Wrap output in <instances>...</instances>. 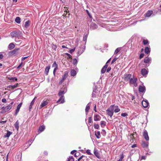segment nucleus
I'll list each match as a JSON object with an SVG mask.
<instances>
[{"mask_svg": "<svg viewBox=\"0 0 161 161\" xmlns=\"http://www.w3.org/2000/svg\"><path fill=\"white\" fill-rule=\"evenodd\" d=\"M96 93L94 92H92V97L93 98L96 97V96L95 94Z\"/></svg>", "mask_w": 161, "mask_h": 161, "instance_id": "bf43d9fd", "label": "nucleus"}, {"mask_svg": "<svg viewBox=\"0 0 161 161\" xmlns=\"http://www.w3.org/2000/svg\"><path fill=\"white\" fill-rule=\"evenodd\" d=\"M68 76V72L67 71H65L64 72V74L62 78L59 82V85H61L62 83L67 77Z\"/></svg>", "mask_w": 161, "mask_h": 161, "instance_id": "423d86ee", "label": "nucleus"}, {"mask_svg": "<svg viewBox=\"0 0 161 161\" xmlns=\"http://www.w3.org/2000/svg\"><path fill=\"white\" fill-rule=\"evenodd\" d=\"M94 127L96 129H98L99 127V125L98 124H95L94 125Z\"/></svg>", "mask_w": 161, "mask_h": 161, "instance_id": "37998d69", "label": "nucleus"}, {"mask_svg": "<svg viewBox=\"0 0 161 161\" xmlns=\"http://www.w3.org/2000/svg\"><path fill=\"white\" fill-rule=\"evenodd\" d=\"M70 75L71 76H75L76 75V71L74 69H71L70 71Z\"/></svg>", "mask_w": 161, "mask_h": 161, "instance_id": "393cba45", "label": "nucleus"}, {"mask_svg": "<svg viewBox=\"0 0 161 161\" xmlns=\"http://www.w3.org/2000/svg\"><path fill=\"white\" fill-rule=\"evenodd\" d=\"M137 78L134 77V76H132V77L130 80L129 83L130 85H133L135 86L136 87L137 86Z\"/></svg>", "mask_w": 161, "mask_h": 161, "instance_id": "39448f33", "label": "nucleus"}, {"mask_svg": "<svg viewBox=\"0 0 161 161\" xmlns=\"http://www.w3.org/2000/svg\"><path fill=\"white\" fill-rule=\"evenodd\" d=\"M75 48L70 49L69 50V53H72L73 52L75 51Z\"/></svg>", "mask_w": 161, "mask_h": 161, "instance_id": "4d7b16f0", "label": "nucleus"}, {"mask_svg": "<svg viewBox=\"0 0 161 161\" xmlns=\"http://www.w3.org/2000/svg\"><path fill=\"white\" fill-rule=\"evenodd\" d=\"M47 104L48 102L47 101H43L40 105V108H42L47 105Z\"/></svg>", "mask_w": 161, "mask_h": 161, "instance_id": "a211bd4d", "label": "nucleus"}, {"mask_svg": "<svg viewBox=\"0 0 161 161\" xmlns=\"http://www.w3.org/2000/svg\"><path fill=\"white\" fill-rule=\"evenodd\" d=\"M18 86V84H16L14 85H11L12 89H14L17 87Z\"/></svg>", "mask_w": 161, "mask_h": 161, "instance_id": "3c124183", "label": "nucleus"}, {"mask_svg": "<svg viewBox=\"0 0 161 161\" xmlns=\"http://www.w3.org/2000/svg\"><path fill=\"white\" fill-rule=\"evenodd\" d=\"M85 156L83 155H82L81 156L80 158H79L78 160H77V161H80V160L81 159H82L83 158V157H84Z\"/></svg>", "mask_w": 161, "mask_h": 161, "instance_id": "338daca9", "label": "nucleus"}, {"mask_svg": "<svg viewBox=\"0 0 161 161\" xmlns=\"http://www.w3.org/2000/svg\"><path fill=\"white\" fill-rule=\"evenodd\" d=\"M67 161H74V159L72 156H70L68 158Z\"/></svg>", "mask_w": 161, "mask_h": 161, "instance_id": "4c0bfd02", "label": "nucleus"}, {"mask_svg": "<svg viewBox=\"0 0 161 161\" xmlns=\"http://www.w3.org/2000/svg\"><path fill=\"white\" fill-rule=\"evenodd\" d=\"M111 69V68L110 67H109L107 69V72H108Z\"/></svg>", "mask_w": 161, "mask_h": 161, "instance_id": "e2e57ef3", "label": "nucleus"}, {"mask_svg": "<svg viewBox=\"0 0 161 161\" xmlns=\"http://www.w3.org/2000/svg\"><path fill=\"white\" fill-rule=\"evenodd\" d=\"M97 25L94 23L92 22L91 23L90 26V28L91 29L94 30L97 28Z\"/></svg>", "mask_w": 161, "mask_h": 161, "instance_id": "f8f14e48", "label": "nucleus"}, {"mask_svg": "<svg viewBox=\"0 0 161 161\" xmlns=\"http://www.w3.org/2000/svg\"><path fill=\"white\" fill-rule=\"evenodd\" d=\"M23 64V63L21 62L19 65L17 67V69H19L20 67H21V66Z\"/></svg>", "mask_w": 161, "mask_h": 161, "instance_id": "69168bd1", "label": "nucleus"}, {"mask_svg": "<svg viewBox=\"0 0 161 161\" xmlns=\"http://www.w3.org/2000/svg\"><path fill=\"white\" fill-rule=\"evenodd\" d=\"M22 103H20L19 104H18L17 106V108L15 110V115H17L18 113L19 112V109L21 106L22 105Z\"/></svg>", "mask_w": 161, "mask_h": 161, "instance_id": "4468645a", "label": "nucleus"}, {"mask_svg": "<svg viewBox=\"0 0 161 161\" xmlns=\"http://www.w3.org/2000/svg\"><path fill=\"white\" fill-rule=\"evenodd\" d=\"M94 153L95 156L98 158L100 159L101 157H100V154L98 153V152L96 150V149L95 148L94 150Z\"/></svg>", "mask_w": 161, "mask_h": 161, "instance_id": "f3484780", "label": "nucleus"}, {"mask_svg": "<svg viewBox=\"0 0 161 161\" xmlns=\"http://www.w3.org/2000/svg\"><path fill=\"white\" fill-rule=\"evenodd\" d=\"M128 114L127 113H123L121 114V116L122 117H125L127 116Z\"/></svg>", "mask_w": 161, "mask_h": 161, "instance_id": "864d4df0", "label": "nucleus"}, {"mask_svg": "<svg viewBox=\"0 0 161 161\" xmlns=\"http://www.w3.org/2000/svg\"><path fill=\"white\" fill-rule=\"evenodd\" d=\"M36 97H35L33 99V100L31 102L29 106V109H30V111L31 110V109L32 108V106L34 104V103L35 102V99L36 98Z\"/></svg>", "mask_w": 161, "mask_h": 161, "instance_id": "4be33fe9", "label": "nucleus"}, {"mask_svg": "<svg viewBox=\"0 0 161 161\" xmlns=\"http://www.w3.org/2000/svg\"><path fill=\"white\" fill-rule=\"evenodd\" d=\"M15 21L18 24H19L20 23V18L19 17H17L15 19Z\"/></svg>", "mask_w": 161, "mask_h": 161, "instance_id": "c9c22d12", "label": "nucleus"}, {"mask_svg": "<svg viewBox=\"0 0 161 161\" xmlns=\"http://www.w3.org/2000/svg\"><path fill=\"white\" fill-rule=\"evenodd\" d=\"M13 103L14 102H12L5 107H3L1 108V109H2V110L1 111V113H4L9 110L12 108V105Z\"/></svg>", "mask_w": 161, "mask_h": 161, "instance_id": "20e7f679", "label": "nucleus"}, {"mask_svg": "<svg viewBox=\"0 0 161 161\" xmlns=\"http://www.w3.org/2000/svg\"><path fill=\"white\" fill-rule=\"evenodd\" d=\"M138 90L140 92H144L145 91V86H139Z\"/></svg>", "mask_w": 161, "mask_h": 161, "instance_id": "2eb2a0df", "label": "nucleus"}, {"mask_svg": "<svg viewBox=\"0 0 161 161\" xmlns=\"http://www.w3.org/2000/svg\"><path fill=\"white\" fill-rule=\"evenodd\" d=\"M149 104L147 100H143L142 102V104L143 107L145 108H147Z\"/></svg>", "mask_w": 161, "mask_h": 161, "instance_id": "1a4fd4ad", "label": "nucleus"}, {"mask_svg": "<svg viewBox=\"0 0 161 161\" xmlns=\"http://www.w3.org/2000/svg\"><path fill=\"white\" fill-rule=\"evenodd\" d=\"M18 49H15L9 52V55H13L16 54V52L18 50Z\"/></svg>", "mask_w": 161, "mask_h": 161, "instance_id": "6ab92c4d", "label": "nucleus"}, {"mask_svg": "<svg viewBox=\"0 0 161 161\" xmlns=\"http://www.w3.org/2000/svg\"><path fill=\"white\" fill-rule=\"evenodd\" d=\"M93 92L95 93H98L97 87V86H93Z\"/></svg>", "mask_w": 161, "mask_h": 161, "instance_id": "7c9ffc66", "label": "nucleus"}, {"mask_svg": "<svg viewBox=\"0 0 161 161\" xmlns=\"http://www.w3.org/2000/svg\"><path fill=\"white\" fill-rule=\"evenodd\" d=\"M120 50V49L119 48H117L114 52V54H117L119 52Z\"/></svg>", "mask_w": 161, "mask_h": 161, "instance_id": "c03bdc74", "label": "nucleus"}, {"mask_svg": "<svg viewBox=\"0 0 161 161\" xmlns=\"http://www.w3.org/2000/svg\"><path fill=\"white\" fill-rule=\"evenodd\" d=\"M144 54L143 53H141L140 54V56H139V58L140 59H141L144 57Z\"/></svg>", "mask_w": 161, "mask_h": 161, "instance_id": "5fc2aeb1", "label": "nucleus"}, {"mask_svg": "<svg viewBox=\"0 0 161 161\" xmlns=\"http://www.w3.org/2000/svg\"><path fill=\"white\" fill-rule=\"evenodd\" d=\"M66 54L68 57L69 58H71L72 56L69 54L67 53Z\"/></svg>", "mask_w": 161, "mask_h": 161, "instance_id": "052dcab7", "label": "nucleus"}, {"mask_svg": "<svg viewBox=\"0 0 161 161\" xmlns=\"http://www.w3.org/2000/svg\"><path fill=\"white\" fill-rule=\"evenodd\" d=\"M58 69V68L56 67V68H55L54 69V70H53V75H55V72H56V70Z\"/></svg>", "mask_w": 161, "mask_h": 161, "instance_id": "13d9d810", "label": "nucleus"}, {"mask_svg": "<svg viewBox=\"0 0 161 161\" xmlns=\"http://www.w3.org/2000/svg\"><path fill=\"white\" fill-rule=\"evenodd\" d=\"M106 123L105 121H102L101 122L100 125L102 127H104L106 125Z\"/></svg>", "mask_w": 161, "mask_h": 161, "instance_id": "f704fd0d", "label": "nucleus"}, {"mask_svg": "<svg viewBox=\"0 0 161 161\" xmlns=\"http://www.w3.org/2000/svg\"><path fill=\"white\" fill-rule=\"evenodd\" d=\"M9 79L13 82L16 81L17 80V79L16 77H11Z\"/></svg>", "mask_w": 161, "mask_h": 161, "instance_id": "a19ab883", "label": "nucleus"}, {"mask_svg": "<svg viewBox=\"0 0 161 161\" xmlns=\"http://www.w3.org/2000/svg\"><path fill=\"white\" fill-rule=\"evenodd\" d=\"M62 89L61 90L59 91L58 94V96L60 97V98L57 102V103H63L65 102L64 95L67 92V88L65 86H64L63 88V90H62Z\"/></svg>", "mask_w": 161, "mask_h": 161, "instance_id": "f257e3e1", "label": "nucleus"}, {"mask_svg": "<svg viewBox=\"0 0 161 161\" xmlns=\"http://www.w3.org/2000/svg\"><path fill=\"white\" fill-rule=\"evenodd\" d=\"M151 51V48L150 46L146 47L145 48L144 52L145 53L149 55Z\"/></svg>", "mask_w": 161, "mask_h": 161, "instance_id": "ddd939ff", "label": "nucleus"}, {"mask_svg": "<svg viewBox=\"0 0 161 161\" xmlns=\"http://www.w3.org/2000/svg\"><path fill=\"white\" fill-rule=\"evenodd\" d=\"M50 69V66H48L46 67L45 70V73L46 74V75H47L49 71V70Z\"/></svg>", "mask_w": 161, "mask_h": 161, "instance_id": "a878e982", "label": "nucleus"}, {"mask_svg": "<svg viewBox=\"0 0 161 161\" xmlns=\"http://www.w3.org/2000/svg\"><path fill=\"white\" fill-rule=\"evenodd\" d=\"M100 119V117L99 115H96L94 117V120L95 121H99Z\"/></svg>", "mask_w": 161, "mask_h": 161, "instance_id": "bb28decb", "label": "nucleus"}, {"mask_svg": "<svg viewBox=\"0 0 161 161\" xmlns=\"http://www.w3.org/2000/svg\"><path fill=\"white\" fill-rule=\"evenodd\" d=\"M124 80L125 81H129L131 80L132 76L131 74H126L124 75Z\"/></svg>", "mask_w": 161, "mask_h": 161, "instance_id": "0eeeda50", "label": "nucleus"}, {"mask_svg": "<svg viewBox=\"0 0 161 161\" xmlns=\"http://www.w3.org/2000/svg\"><path fill=\"white\" fill-rule=\"evenodd\" d=\"M19 123L18 122V121H17L16 123H15L14 125V127L15 128L17 129V130L18 131L19 130Z\"/></svg>", "mask_w": 161, "mask_h": 161, "instance_id": "c756f323", "label": "nucleus"}, {"mask_svg": "<svg viewBox=\"0 0 161 161\" xmlns=\"http://www.w3.org/2000/svg\"><path fill=\"white\" fill-rule=\"evenodd\" d=\"M90 109V103H88L86 105V108H85V111H86V115H87Z\"/></svg>", "mask_w": 161, "mask_h": 161, "instance_id": "aec40b11", "label": "nucleus"}, {"mask_svg": "<svg viewBox=\"0 0 161 161\" xmlns=\"http://www.w3.org/2000/svg\"><path fill=\"white\" fill-rule=\"evenodd\" d=\"M124 158V155L123 153H122L120 155V160H122Z\"/></svg>", "mask_w": 161, "mask_h": 161, "instance_id": "09e8293b", "label": "nucleus"}, {"mask_svg": "<svg viewBox=\"0 0 161 161\" xmlns=\"http://www.w3.org/2000/svg\"><path fill=\"white\" fill-rule=\"evenodd\" d=\"M78 63V61L76 58H74L73 59V64L74 65H76Z\"/></svg>", "mask_w": 161, "mask_h": 161, "instance_id": "e433bc0d", "label": "nucleus"}, {"mask_svg": "<svg viewBox=\"0 0 161 161\" xmlns=\"http://www.w3.org/2000/svg\"><path fill=\"white\" fill-rule=\"evenodd\" d=\"M52 49L53 50L56 51V48L57 47V46L56 45H54V44H52Z\"/></svg>", "mask_w": 161, "mask_h": 161, "instance_id": "ea45409f", "label": "nucleus"}, {"mask_svg": "<svg viewBox=\"0 0 161 161\" xmlns=\"http://www.w3.org/2000/svg\"><path fill=\"white\" fill-rule=\"evenodd\" d=\"M146 157L145 156H142L141 157V159H146Z\"/></svg>", "mask_w": 161, "mask_h": 161, "instance_id": "774afa93", "label": "nucleus"}, {"mask_svg": "<svg viewBox=\"0 0 161 161\" xmlns=\"http://www.w3.org/2000/svg\"><path fill=\"white\" fill-rule=\"evenodd\" d=\"M148 71L146 69L143 68L141 69V73L143 76H146L148 74Z\"/></svg>", "mask_w": 161, "mask_h": 161, "instance_id": "9b49d317", "label": "nucleus"}, {"mask_svg": "<svg viewBox=\"0 0 161 161\" xmlns=\"http://www.w3.org/2000/svg\"><path fill=\"white\" fill-rule=\"evenodd\" d=\"M106 69H105L103 67L101 69V73L103 74L104 73L106 70Z\"/></svg>", "mask_w": 161, "mask_h": 161, "instance_id": "de8ad7c7", "label": "nucleus"}, {"mask_svg": "<svg viewBox=\"0 0 161 161\" xmlns=\"http://www.w3.org/2000/svg\"><path fill=\"white\" fill-rule=\"evenodd\" d=\"M85 47H84V48H82L81 50L77 52L78 56H79L84 51L85 49Z\"/></svg>", "mask_w": 161, "mask_h": 161, "instance_id": "cd10ccee", "label": "nucleus"}, {"mask_svg": "<svg viewBox=\"0 0 161 161\" xmlns=\"http://www.w3.org/2000/svg\"><path fill=\"white\" fill-rule=\"evenodd\" d=\"M30 20H27L25 23V27L26 28H28L30 25Z\"/></svg>", "mask_w": 161, "mask_h": 161, "instance_id": "2f4dec72", "label": "nucleus"}, {"mask_svg": "<svg viewBox=\"0 0 161 161\" xmlns=\"http://www.w3.org/2000/svg\"><path fill=\"white\" fill-rule=\"evenodd\" d=\"M34 139H33L32 138H31L28 141V143L29 144L30 143H32L33 141H34Z\"/></svg>", "mask_w": 161, "mask_h": 161, "instance_id": "8fccbe9b", "label": "nucleus"}, {"mask_svg": "<svg viewBox=\"0 0 161 161\" xmlns=\"http://www.w3.org/2000/svg\"><path fill=\"white\" fill-rule=\"evenodd\" d=\"M115 109H114V112L115 113H118L120 111V109L119 108L118 106L117 105H114V108Z\"/></svg>", "mask_w": 161, "mask_h": 161, "instance_id": "b1692460", "label": "nucleus"}, {"mask_svg": "<svg viewBox=\"0 0 161 161\" xmlns=\"http://www.w3.org/2000/svg\"><path fill=\"white\" fill-rule=\"evenodd\" d=\"M86 153L88 155H91L92 153H91V151L90 150L87 149L86 151Z\"/></svg>", "mask_w": 161, "mask_h": 161, "instance_id": "603ef678", "label": "nucleus"}, {"mask_svg": "<svg viewBox=\"0 0 161 161\" xmlns=\"http://www.w3.org/2000/svg\"><path fill=\"white\" fill-rule=\"evenodd\" d=\"M52 67H55V68H58V65L56 64V62L55 61L54 63H53V65H52Z\"/></svg>", "mask_w": 161, "mask_h": 161, "instance_id": "49530a36", "label": "nucleus"}, {"mask_svg": "<svg viewBox=\"0 0 161 161\" xmlns=\"http://www.w3.org/2000/svg\"><path fill=\"white\" fill-rule=\"evenodd\" d=\"M118 58H117V57H115L112 61V62H111V64L114 63L116 61V60L118 59Z\"/></svg>", "mask_w": 161, "mask_h": 161, "instance_id": "a18cd8bd", "label": "nucleus"}, {"mask_svg": "<svg viewBox=\"0 0 161 161\" xmlns=\"http://www.w3.org/2000/svg\"><path fill=\"white\" fill-rule=\"evenodd\" d=\"M45 129V127L44 125L40 126L39 128V130L40 132L43 131Z\"/></svg>", "mask_w": 161, "mask_h": 161, "instance_id": "72a5a7b5", "label": "nucleus"}, {"mask_svg": "<svg viewBox=\"0 0 161 161\" xmlns=\"http://www.w3.org/2000/svg\"><path fill=\"white\" fill-rule=\"evenodd\" d=\"M15 47V46L14 43H10L8 46V48L9 50H12Z\"/></svg>", "mask_w": 161, "mask_h": 161, "instance_id": "5701e85b", "label": "nucleus"}, {"mask_svg": "<svg viewBox=\"0 0 161 161\" xmlns=\"http://www.w3.org/2000/svg\"><path fill=\"white\" fill-rule=\"evenodd\" d=\"M79 154H80V153L79 152H78V153H75L74 154L75 157H76L78 156L79 155Z\"/></svg>", "mask_w": 161, "mask_h": 161, "instance_id": "680f3d73", "label": "nucleus"}, {"mask_svg": "<svg viewBox=\"0 0 161 161\" xmlns=\"http://www.w3.org/2000/svg\"><path fill=\"white\" fill-rule=\"evenodd\" d=\"M114 104L110 105L109 107L106 110L107 114L111 118L114 114Z\"/></svg>", "mask_w": 161, "mask_h": 161, "instance_id": "7ed1b4c3", "label": "nucleus"}, {"mask_svg": "<svg viewBox=\"0 0 161 161\" xmlns=\"http://www.w3.org/2000/svg\"><path fill=\"white\" fill-rule=\"evenodd\" d=\"M143 44L144 45H146L148 43V40L146 39H144L143 41Z\"/></svg>", "mask_w": 161, "mask_h": 161, "instance_id": "58836bf2", "label": "nucleus"}, {"mask_svg": "<svg viewBox=\"0 0 161 161\" xmlns=\"http://www.w3.org/2000/svg\"><path fill=\"white\" fill-rule=\"evenodd\" d=\"M10 35L12 38H18L19 39L22 37V33L19 31H14L10 33Z\"/></svg>", "mask_w": 161, "mask_h": 161, "instance_id": "f03ea898", "label": "nucleus"}, {"mask_svg": "<svg viewBox=\"0 0 161 161\" xmlns=\"http://www.w3.org/2000/svg\"><path fill=\"white\" fill-rule=\"evenodd\" d=\"M12 132L8 130L7 131V133L6 134L4 135V137L5 138H6V137L8 138L12 134Z\"/></svg>", "mask_w": 161, "mask_h": 161, "instance_id": "c85d7f7f", "label": "nucleus"}, {"mask_svg": "<svg viewBox=\"0 0 161 161\" xmlns=\"http://www.w3.org/2000/svg\"><path fill=\"white\" fill-rule=\"evenodd\" d=\"M143 136L147 141H148L149 140V137L148 136V133L147 130H145L144 131L143 133Z\"/></svg>", "mask_w": 161, "mask_h": 161, "instance_id": "9d476101", "label": "nucleus"}, {"mask_svg": "<svg viewBox=\"0 0 161 161\" xmlns=\"http://www.w3.org/2000/svg\"><path fill=\"white\" fill-rule=\"evenodd\" d=\"M19 39H18V38H16L15 39V41L16 42H19L21 41V40L19 39Z\"/></svg>", "mask_w": 161, "mask_h": 161, "instance_id": "6e6d98bb", "label": "nucleus"}, {"mask_svg": "<svg viewBox=\"0 0 161 161\" xmlns=\"http://www.w3.org/2000/svg\"><path fill=\"white\" fill-rule=\"evenodd\" d=\"M92 117H89V119H88V122L89 123H91L92 122Z\"/></svg>", "mask_w": 161, "mask_h": 161, "instance_id": "0e129e2a", "label": "nucleus"}, {"mask_svg": "<svg viewBox=\"0 0 161 161\" xmlns=\"http://www.w3.org/2000/svg\"><path fill=\"white\" fill-rule=\"evenodd\" d=\"M153 11L152 10H148L147 13L144 14L145 17H149L153 14Z\"/></svg>", "mask_w": 161, "mask_h": 161, "instance_id": "dca6fc26", "label": "nucleus"}, {"mask_svg": "<svg viewBox=\"0 0 161 161\" xmlns=\"http://www.w3.org/2000/svg\"><path fill=\"white\" fill-rule=\"evenodd\" d=\"M142 145L143 147L147 148L148 147V142H142Z\"/></svg>", "mask_w": 161, "mask_h": 161, "instance_id": "412c9836", "label": "nucleus"}, {"mask_svg": "<svg viewBox=\"0 0 161 161\" xmlns=\"http://www.w3.org/2000/svg\"><path fill=\"white\" fill-rule=\"evenodd\" d=\"M152 61V58L151 57H147L144 59V62L146 64H148V66H149V64H150Z\"/></svg>", "mask_w": 161, "mask_h": 161, "instance_id": "6e6552de", "label": "nucleus"}, {"mask_svg": "<svg viewBox=\"0 0 161 161\" xmlns=\"http://www.w3.org/2000/svg\"><path fill=\"white\" fill-rule=\"evenodd\" d=\"M88 36V34H86L83 37V41L84 42H86Z\"/></svg>", "mask_w": 161, "mask_h": 161, "instance_id": "79ce46f5", "label": "nucleus"}, {"mask_svg": "<svg viewBox=\"0 0 161 161\" xmlns=\"http://www.w3.org/2000/svg\"><path fill=\"white\" fill-rule=\"evenodd\" d=\"M95 136L97 138H99L101 137L100 133L99 131H97L95 133Z\"/></svg>", "mask_w": 161, "mask_h": 161, "instance_id": "473e14b6", "label": "nucleus"}]
</instances>
